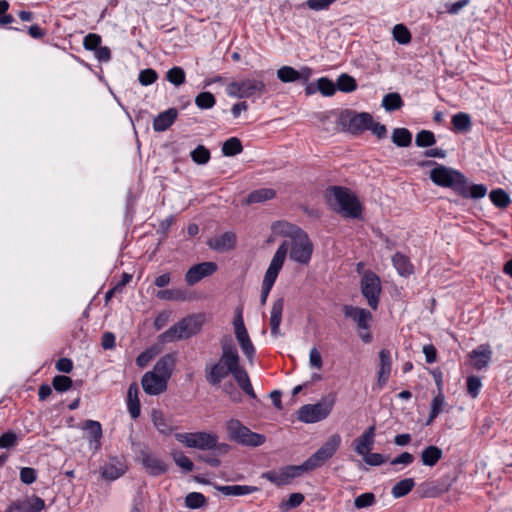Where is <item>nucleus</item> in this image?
I'll return each instance as SVG.
<instances>
[{
    "mask_svg": "<svg viewBox=\"0 0 512 512\" xmlns=\"http://www.w3.org/2000/svg\"><path fill=\"white\" fill-rule=\"evenodd\" d=\"M232 375L244 393H246L251 398H256V394L251 384L248 373L240 365V361L238 362L237 367L233 371Z\"/></svg>",
    "mask_w": 512,
    "mask_h": 512,
    "instance_id": "nucleus-28",
    "label": "nucleus"
},
{
    "mask_svg": "<svg viewBox=\"0 0 512 512\" xmlns=\"http://www.w3.org/2000/svg\"><path fill=\"white\" fill-rule=\"evenodd\" d=\"M392 370L391 353L388 349L379 352V371L377 375V387L382 389L388 382Z\"/></svg>",
    "mask_w": 512,
    "mask_h": 512,
    "instance_id": "nucleus-20",
    "label": "nucleus"
},
{
    "mask_svg": "<svg viewBox=\"0 0 512 512\" xmlns=\"http://www.w3.org/2000/svg\"><path fill=\"white\" fill-rule=\"evenodd\" d=\"M177 116L178 111L175 108H169L154 118L153 129L157 132L167 130L175 122Z\"/></svg>",
    "mask_w": 512,
    "mask_h": 512,
    "instance_id": "nucleus-27",
    "label": "nucleus"
},
{
    "mask_svg": "<svg viewBox=\"0 0 512 512\" xmlns=\"http://www.w3.org/2000/svg\"><path fill=\"white\" fill-rule=\"evenodd\" d=\"M243 151V146L239 138L231 137L226 140L222 145V153L224 156L232 157L240 154Z\"/></svg>",
    "mask_w": 512,
    "mask_h": 512,
    "instance_id": "nucleus-39",
    "label": "nucleus"
},
{
    "mask_svg": "<svg viewBox=\"0 0 512 512\" xmlns=\"http://www.w3.org/2000/svg\"><path fill=\"white\" fill-rule=\"evenodd\" d=\"M445 405V397L443 392H438L431 402V411L427 421L430 424L442 411Z\"/></svg>",
    "mask_w": 512,
    "mask_h": 512,
    "instance_id": "nucleus-45",
    "label": "nucleus"
},
{
    "mask_svg": "<svg viewBox=\"0 0 512 512\" xmlns=\"http://www.w3.org/2000/svg\"><path fill=\"white\" fill-rule=\"evenodd\" d=\"M338 124L345 131L358 134L368 130L369 125L372 124V116L366 112L356 113L351 110H345L340 114Z\"/></svg>",
    "mask_w": 512,
    "mask_h": 512,
    "instance_id": "nucleus-11",
    "label": "nucleus"
},
{
    "mask_svg": "<svg viewBox=\"0 0 512 512\" xmlns=\"http://www.w3.org/2000/svg\"><path fill=\"white\" fill-rule=\"evenodd\" d=\"M204 321L205 317L203 314L189 315L160 334L159 341L161 343H171L189 339L200 332Z\"/></svg>",
    "mask_w": 512,
    "mask_h": 512,
    "instance_id": "nucleus-4",
    "label": "nucleus"
},
{
    "mask_svg": "<svg viewBox=\"0 0 512 512\" xmlns=\"http://www.w3.org/2000/svg\"><path fill=\"white\" fill-rule=\"evenodd\" d=\"M392 141L399 147H407L411 144L412 134L406 128H396L392 133Z\"/></svg>",
    "mask_w": 512,
    "mask_h": 512,
    "instance_id": "nucleus-41",
    "label": "nucleus"
},
{
    "mask_svg": "<svg viewBox=\"0 0 512 512\" xmlns=\"http://www.w3.org/2000/svg\"><path fill=\"white\" fill-rule=\"evenodd\" d=\"M173 459H174L175 463L179 467H181L184 471L190 472L193 470V467H194L193 462L184 454L175 453L173 455Z\"/></svg>",
    "mask_w": 512,
    "mask_h": 512,
    "instance_id": "nucleus-63",
    "label": "nucleus"
},
{
    "mask_svg": "<svg viewBox=\"0 0 512 512\" xmlns=\"http://www.w3.org/2000/svg\"><path fill=\"white\" fill-rule=\"evenodd\" d=\"M285 261V246L277 249L262 282L261 304L264 305Z\"/></svg>",
    "mask_w": 512,
    "mask_h": 512,
    "instance_id": "nucleus-10",
    "label": "nucleus"
},
{
    "mask_svg": "<svg viewBox=\"0 0 512 512\" xmlns=\"http://www.w3.org/2000/svg\"><path fill=\"white\" fill-rule=\"evenodd\" d=\"M361 292L367 299L368 305L376 310L381 293L380 278L372 271H365L361 279Z\"/></svg>",
    "mask_w": 512,
    "mask_h": 512,
    "instance_id": "nucleus-12",
    "label": "nucleus"
},
{
    "mask_svg": "<svg viewBox=\"0 0 512 512\" xmlns=\"http://www.w3.org/2000/svg\"><path fill=\"white\" fill-rule=\"evenodd\" d=\"M304 499H305V497L302 493H292L289 496L288 500L286 502L282 503L281 508L283 510L296 508L303 503Z\"/></svg>",
    "mask_w": 512,
    "mask_h": 512,
    "instance_id": "nucleus-62",
    "label": "nucleus"
},
{
    "mask_svg": "<svg viewBox=\"0 0 512 512\" xmlns=\"http://www.w3.org/2000/svg\"><path fill=\"white\" fill-rule=\"evenodd\" d=\"M317 88L324 96H332L336 91V85L326 77H321L317 80Z\"/></svg>",
    "mask_w": 512,
    "mask_h": 512,
    "instance_id": "nucleus-54",
    "label": "nucleus"
},
{
    "mask_svg": "<svg viewBox=\"0 0 512 512\" xmlns=\"http://www.w3.org/2000/svg\"><path fill=\"white\" fill-rule=\"evenodd\" d=\"M336 87L342 92L349 93L356 90L357 83L352 76L344 73L338 77Z\"/></svg>",
    "mask_w": 512,
    "mask_h": 512,
    "instance_id": "nucleus-47",
    "label": "nucleus"
},
{
    "mask_svg": "<svg viewBox=\"0 0 512 512\" xmlns=\"http://www.w3.org/2000/svg\"><path fill=\"white\" fill-rule=\"evenodd\" d=\"M468 357L472 361V365L476 370H481L486 368L492 357V350L488 344H482L478 346L476 349L472 350Z\"/></svg>",
    "mask_w": 512,
    "mask_h": 512,
    "instance_id": "nucleus-22",
    "label": "nucleus"
},
{
    "mask_svg": "<svg viewBox=\"0 0 512 512\" xmlns=\"http://www.w3.org/2000/svg\"><path fill=\"white\" fill-rule=\"evenodd\" d=\"M482 383L479 377L469 376L467 378V393L472 397L476 398L479 395Z\"/></svg>",
    "mask_w": 512,
    "mask_h": 512,
    "instance_id": "nucleus-60",
    "label": "nucleus"
},
{
    "mask_svg": "<svg viewBox=\"0 0 512 512\" xmlns=\"http://www.w3.org/2000/svg\"><path fill=\"white\" fill-rule=\"evenodd\" d=\"M234 334L243 354L252 364L255 355V347L250 339L247 329L236 331Z\"/></svg>",
    "mask_w": 512,
    "mask_h": 512,
    "instance_id": "nucleus-30",
    "label": "nucleus"
},
{
    "mask_svg": "<svg viewBox=\"0 0 512 512\" xmlns=\"http://www.w3.org/2000/svg\"><path fill=\"white\" fill-rule=\"evenodd\" d=\"M451 487L450 482L429 483L424 492L425 497L434 498L446 493Z\"/></svg>",
    "mask_w": 512,
    "mask_h": 512,
    "instance_id": "nucleus-46",
    "label": "nucleus"
},
{
    "mask_svg": "<svg viewBox=\"0 0 512 512\" xmlns=\"http://www.w3.org/2000/svg\"><path fill=\"white\" fill-rule=\"evenodd\" d=\"M265 90L266 86L263 81L250 78L232 81L226 87L229 96L240 99L261 96Z\"/></svg>",
    "mask_w": 512,
    "mask_h": 512,
    "instance_id": "nucleus-9",
    "label": "nucleus"
},
{
    "mask_svg": "<svg viewBox=\"0 0 512 512\" xmlns=\"http://www.w3.org/2000/svg\"><path fill=\"white\" fill-rule=\"evenodd\" d=\"M335 404V396L329 395L322 398L316 404H306L298 411V420L303 423L319 422L329 416Z\"/></svg>",
    "mask_w": 512,
    "mask_h": 512,
    "instance_id": "nucleus-7",
    "label": "nucleus"
},
{
    "mask_svg": "<svg viewBox=\"0 0 512 512\" xmlns=\"http://www.w3.org/2000/svg\"><path fill=\"white\" fill-rule=\"evenodd\" d=\"M415 486L413 478H406L397 482L391 490V494L394 498H401L406 496Z\"/></svg>",
    "mask_w": 512,
    "mask_h": 512,
    "instance_id": "nucleus-37",
    "label": "nucleus"
},
{
    "mask_svg": "<svg viewBox=\"0 0 512 512\" xmlns=\"http://www.w3.org/2000/svg\"><path fill=\"white\" fill-rule=\"evenodd\" d=\"M215 103L216 99L210 92H201L195 98V104L200 109H211Z\"/></svg>",
    "mask_w": 512,
    "mask_h": 512,
    "instance_id": "nucleus-50",
    "label": "nucleus"
},
{
    "mask_svg": "<svg viewBox=\"0 0 512 512\" xmlns=\"http://www.w3.org/2000/svg\"><path fill=\"white\" fill-rule=\"evenodd\" d=\"M142 465L153 476L164 474L167 471V465L160 458L148 452H142Z\"/></svg>",
    "mask_w": 512,
    "mask_h": 512,
    "instance_id": "nucleus-24",
    "label": "nucleus"
},
{
    "mask_svg": "<svg viewBox=\"0 0 512 512\" xmlns=\"http://www.w3.org/2000/svg\"><path fill=\"white\" fill-rule=\"evenodd\" d=\"M138 79L141 85L148 86L158 79V74L154 69L147 68L140 71Z\"/></svg>",
    "mask_w": 512,
    "mask_h": 512,
    "instance_id": "nucleus-59",
    "label": "nucleus"
},
{
    "mask_svg": "<svg viewBox=\"0 0 512 512\" xmlns=\"http://www.w3.org/2000/svg\"><path fill=\"white\" fill-rule=\"evenodd\" d=\"M215 488L226 496H243L259 490L258 487L249 485H218Z\"/></svg>",
    "mask_w": 512,
    "mask_h": 512,
    "instance_id": "nucleus-31",
    "label": "nucleus"
},
{
    "mask_svg": "<svg viewBox=\"0 0 512 512\" xmlns=\"http://www.w3.org/2000/svg\"><path fill=\"white\" fill-rule=\"evenodd\" d=\"M303 472H305V469L302 464L298 466H286L279 471H266L262 474V478L267 479L276 486H283L290 483L292 479L300 476Z\"/></svg>",
    "mask_w": 512,
    "mask_h": 512,
    "instance_id": "nucleus-13",
    "label": "nucleus"
},
{
    "mask_svg": "<svg viewBox=\"0 0 512 512\" xmlns=\"http://www.w3.org/2000/svg\"><path fill=\"white\" fill-rule=\"evenodd\" d=\"M326 197L329 205L344 217L359 218L361 216V204L350 189L333 186L327 189Z\"/></svg>",
    "mask_w": 512,
    "mask_h": 512,
    "instance_id": "nucleus-3",
    "label": "nucleus"
},
{
    "mask_svg": "<svg viewBox=\"0 0 512 512\" xmlns=\"http://www.w3.org/2000/svg\"><path fill=\"white\" fill-rule=\"evenodd\" d=\"M341 444V437L339 434H333L326 442L302 465L305 471H311L324 465V463L333 457Z\"/></svg>",
    "mask_w": 512,
    "mask_h": 512,
    "instance_id": "nucleus-8",
    "label": "nucleus"
},
{
    "mask_svg": "<svg viewBox=\"0 0 512 512\" xmlns=\"http://www.w3.org/2000/svg\"><path fill=\"white\" fill-rule=\"evenodd\" d=\"M226 428L231 440L239 443L242 439V435L246 433L248 428L237 419H231L227 422Z\"/></svg>",
    "mask_w": 512,
    "mask_h": 512,
    "instance_id": "nucleus-36",
    "label": "nucleus"
},
{
    "mask_svg": "<svg viewBox=\"0 0 512 512\" xmlns=\"http://www.w3.org/2000/svg\"><path fill=\"white\" fill-rule=\"evenodd\" d=\"M375 432V425H371L360 436L354 439L352 446L358 455L363 457L365 454L372 451L375 443Z\"/></svg>",
    "mask_w": 512,
    "mask_h": 512,
    "instance_id": "nucleus-18",
    "label": "nucleus"
},
{
    "mask_svg": "<svg viewBox=\"0 0 512 512\" xmlns=\"http://www.w3.org/2000/svg\"><path fill=\"white\" fill-rule=\"evenodd\" d=\"M175 438L188 448H197L199 450H212L216 448L220 453H227L229 445L225 443L218 444V436L209 432H187L177 433Z\"/></svg>",
    "mask_w": 512,
    "mask_h": 512,
    "instance_id": "nucleus-6",
    "label": "nucleus"
},
{
    "mask_svg": "<svg viewBox=\"0 0 512 512\" xmlns=\"http://www.w3.org/2000/svg\"><path fill=\"white\" fill-rule=\"evenodd\" d=\"M284 308V300L282 298L277 299L271 308L270 326L271 333L274 336L279 334V327L282 320V312Z\"/></svg>",
    "mask_w": 512,
    "mask_h": 512,
    "instance_id": "nucleus-33",
    "label": "nucleus"
},
{
    "mask_svg": "<svg viewBox=\"0 0 512 512\" xmlns=\"http://www.w3.org/2000/svg\"><path fill=\"white\" fill-rule=\"evenodd\" d=\"M83 429L87 432V438L90 446L95 450L101 447L102 438V426L100 422L94 420H86L83 425Z\"/></svg>",
    "mask_w": 512,
    "mask_h": 512,
    "instance_id": "nucleus-25",
    "label": "nucleus"
},
{
    "mask_svg": "<svg viewBox=\"0 0 512 512\" xmlns=\"http://www.w3.org/2000/svg\"><path fill=\"white\" fill-rule=\"evenodd\" d=\"M101 36L95 33H89L83 40V46L86 50L95 51L101 44Z\"/></svg>",
    "mask_w": 512,
    "mask_h": 512,
    "instance_id": "nucleus-61",
    "label": "nucleus"
},
{
    "mask_svg": "<svg viewBox=\"0 0 512 512\" xmlns=\"http://www.w3.org/2000/svg\"><path fill=\"white\" fill-rule=\"evenodd\" d=\"M343 313L346 318L356 323L358 330H369L372 314L367 309L345 305L343 307Z\"/></svg>",
    "mask_w": 512,
    "mask_h": 512,
    "instance_id": "nucleus-17",
    "label": "nucleus"
},
{
    "mask_svg": "<svg viewBox=\"0 0 512 512\" xmlns=\"http://www.w3.org/2000/svg\"><path fill=\"white\" fill-rule=\"evenodd\" d=\"M242 439L239 444L250 447H258L264 444L266 437L262 434L255 433L251 431L249 428L244 435H242Z\"/></svg>",
    "mask_w": 512,
    "mask_h": 512,
    "instance_id": "nucleus-42",
    "label": "nucleus"
},
{
    "mask_svg": "<svg viewBox=\"0 0 512 512\" xmlns=\"http://www.w3.org/2000/svg\"><path fill=\"white\" fill-rule=\"evenodd\" d=\"M436 142L433 132L422 130L416 135L415 143L419 147H430Z\"/></svg>",
    "mask_w": 512,
    "mask_h": 512,
    "instance_id": "nucleus-53",
    "label": "nucleus"
},
{
    "mask_svg": "<svg viewBox=\"0 0 512 512\" xmlns=\"http://www.w3.org/2000/svg\"><path fill=\"white\" fill-rule=\"evenodd\" d=\"M151 420L154 427L163 435H170L174 431L172 421L160 410H152Z\"/></svg>",
    "mask_w": 512,
    "mask_h": 512,
    "instance_id": "nucleus-29",
    "label": "nucleus"
},
{
    "mask_svg": "<svg viewBox=\"0 0 512 512\" xmlns=\"http://www.w3.org/2000/svg\"><path fill=\"white\" fill-rule=\"evenodd\" d=\"M430 179L435 185L451 188L459 195L467 194V179L458 170L444 165H436L430 171Z\"/></svg>",
    "mask_w": 512,
    "mask_h": 512,
    "instance_id": "nucleus-5",
    "label": "nucleus"
},
{
    "mask_svg": "<svg viewBox=\"0 0 512 512\" xmlns=\"http://www.w3.org/2000/svg\"><path fill=\"white\" fill-rule=\"evenodd\" d=\"M443 451L441 448L430 445L421 452V462L424 466L433 467L442 458Z\"/></svg>",
    "mask_w": 512,
    "mask_h": 512,
    "instance_id": "nucleus-34",
    "label": "nucleus"
},
{
    "mask_svg": "<svg viewBox=\"0 0 512 512\" xmlns=\"http://www.w3.org/2000/svg\"><path fill=\"white\" fill-rule=\"evenodd\" d=\"M273 229L276 233L290 238L283 241L278 247L280 249L282 246H285V257L289 251L291 260L303 265H307L310 262L313 244L303 230L288 222H277L273 225Z\"/></svg>",
    "mask_w": 512,
    "mask_h": 512,
    "instance_id": "nucleus-1",
    "label": "nucleus"
},
{
    "mask_svg": "<svg viewBox=\"0 0 512 512\" xmlns=\"http://www.w3.org/2000/svg\"><path fill=\"white\" fill-rule=\"evenodd\" d=\"M363 460L367 465L370 466H380L386 461L385 457L382 454L372 452H368V454H365L363 456Z\"/></svg>",
    "mask_w": 512,
    "mask_h": 512,
    "instance_id": "nucleus-64",
    "label": "nucleus"
},
{
    "mask_svg": "<svg viewBox=\"0 0 512 512\" xmlns=\"http://www.w3.org/2000/svg\"><path fill=\"white\" fill-rule=\"evenodd\" d=\"M453 129L457 132H467L471 128V117L469 114L459 112L452 117Z\"/></svg>",
    "mask_w": 512,
    "mask_h": 512,
    "instance_id": "nucleus-40",
    "label": "nucleus"
},
{
    "mask_svg": "<svg viewBox=\"0 0 512 512\" xmlns=\"http://www.w3.org/2000/svg\"><path fill=\"white\" fill-rule=\"evenodd\" d=\"M208 246L217 252L232 250L236 245V235L233 232H225L212 237L207 242Z\"/></svg>",
    "mask_w": 512,
    "mask_h": 512,
    "instance_id": "nucleus-23",
    "label": "nucleus"
},
{
    "mask_svg": "<svg viewBox=\"0 0 512 512\" xmlns=\"http://www.w3.org/2000/svg\"><path fill=\"white\" fill-rule=\"evenodd\" d=\"M44 508V500L36 495H32L10 503L6 508V512H41Z\"/></svg>",
    "mask_w": 512,
    "mask_h": 512,
    "instance_id": "nucleus-14",
    "label": "nucleus"
},
{
    "mask_svg": "<svg viewBox=\"0 0 512 512\" xmlns=\"http://www.w3.org/2000/svg\"><path fill=\"white\" fill-rule=\"evenodd\" d=\"M376 503V497L371 492L363 493L354 499V505L357 509L370 507Z\"/></svg>",
    "mask_w": 512,
    "mask_h": 512,
    "instance_id": "nucleus-56",
    "label": "nucleus"
},
{
    "mask_svg": "<svg viewBox=\"0 0 512 512\" xmlns=\"http://www.w3.org/2000/svg\"><path fill=\"white\" fill-rule=\"evenodd\" d=\"M392 262L398 273L402 276H408L413 273V265L410 263L409 258L404 254L397 252Z\"/></svg>",
    "mask_w": 512,
    "mask_h": 512,
    "instance_id": "nucleus-35",
    "label": "nucleus"
},
{
    "mask_svg": "<svg viewBox=\"0 0 512 512\" xmlns=\"http://www.w3.org/2000/svg\"><path fill=\"white\" fill-rule=\"evenodd\" d=\"M240 360L236 347L223 344L219 360L205 367L206 381L213 387H219L223 379L232 374Z\"/></svg>",
    "mask_w": 512,
    "mask_h": 512,
    "instance_id": "nucleus-2",
    "label": "nucleus"
},
{
    "mask_svg": "<svg viewBox=\"0 0 512 512\" xmlns=\"http://www.w3.org/2000/svg\"><path fill=\"white\" fill-rule=\"evenodd\" d=\"M190 156L198 165L207 164L211 158L210 151L204 145H198L193 151H191Z\"/></svg>",
    "mask_w": 512,
    "mask_h": 512,
    "instance_id": "nucleus-48",
    "label": "nucleus"
},
{
    "mask_svg": "<svg viewBox=\"0 0 512 512\" xmlns=\"http://www.w3.org/2000/svg\"><path fill=\"white\" fill-rule=\"evenodd\" d=\"M311 68L304 66L300 70H296L291 66H282L277 70V78L283 83L301 81L306 83L312 76Z\"/></svg>",
    "mask_w": 512,
    "mask_h": 512,
    "instance_id": "nucleus-15",
    "label": "nucleus"
},
{
    "mask_svg": "<svg viewBox=\"0 0 512 512\" xmlns=\"http://www.w3.org/2000/svg\"><path fill=\"white\" fill-rule=\"evenodd\" d=\"M489 197L492 203L499 208H506L510 203L509 195L502 189L492 190Z\"/></svg>",
    "mask_w": 512,
    "mask_h": 512,
    "instance_id": "nucleus-49",
    "label": "nucleus"
},
{
    "mask_svg": "<svg viewBox=\"0 0 512 512\" xmlns=\"http://www.w3.org/2000/svg\"><path fill=\"white\" fill-rule=\"evenodd\" d=\"M242 439L239 444L250 447H258L264 444L266 437L262 434L255 433L251 431L249 428L244 435H242Z\"/></svg>",
    "mask_w": 512,
    "mask_h": 512,
    "instance_id": "nucleus-43",
    "label": "nucleus"
},
{
    "mask_svg": "<svg viewBox=\"0 0 512 512\" xmlns=\"http://www.w3.org/2000/svg\"><path fill=\"white\" fill-rule=\"evenodd\" d=\"M125 472V464L116 458L111 459L101 468V476L107 480H116Z\"/></svg>",
    "mask_w": 512,
    "mask_h": 512,
    "instance_id": "nucleus-26",
    "label": "nucleus"
},
{
    "mask_svg": "<svg viewBox=\"0 0 512 512\" xmlns=\"http://www.w3.org/2000/svg\"><path fill=\"white\" fill-rule=\"evenodd\" d=\"M382 106L391 112L400 109L403 106V100L398 93H388L383 97Z\"/></svg>",
    "mask_w": 512,
    "mask_h": 512,
    "instance_id": "nucleus-44",
    "label": "nucleus"
},
{
    "mask_svg": "<svg viewBox=\"0 0 512 512\" xmlns=\"http://www.w3.org/2000/svg\"><path fill=\"white\" fill-rule=\"evenodd\" d=\"M276 193L273 189L262 188L251 192L247 197V203H262L271 200L275 197Z\"/></svg>",
    "mask_w": 512,
    "mask_h": 512,
    "instance_id": "nucleus-38",
    "label": "nucleus"
},
{
    "mask_svg": "<svg viewBox=\"0 0 512 512\" xmlns=\"http://www.w3.org/2000/svg\"><path fill=\"white\" fill-rule=\"evenodd\" d=\"M73 381L70 377L57 375L52 380L53 388L58 392H65L72 387Z\"/></svg>",
    "mask_w": 512,
    "mask_h": 512,
    "instance_id": "nucleus-55",
    "label": "nucleus"
},
{
    "mask_svg": "<svg viewBox=\"0 0 512 512\" xmlns=\"http://www.w3.org/2000/svg\"><path fill=\"white\" fill-rule=\"evenodd\" d=\"M217 270V264L214 262H202L193 265L185 274V281L189 286L195 285L203 278L212 275Z\"/></svg>",
    "mask_w": 512,
    "mask_h": 512,
    "instance_id": "nucleus-16",
    "label": "nucleus"
},
{
    "mask_svg": "<svg viewBox=\"0 0 512 512\" xmlns=\"http://www.w3.org/2000/svg\"><path fill=\"white\" fill-rule=\"evenodd\" d=\"M166 78L175 86H180L185 82V72L181 67H173L167 71Z\"/></svg>",
    "mask_w": 512,
    "mask_h": 512,
    "instance_id": "nucleus-52",
    "label": "nucleus"
},
{
    "mask_svg": "<svg viewBox=\"0 0 512 512\" xmlns=\"http://www.w3.org/2000/svg\"><path fill=\"white\" fill-rule=\"evenodd\" d=\"M177 361L176 353H168L162 356L154 365V368L151 372L157 373L159 377L165 379L168 382L170 379L174 367Z\"/></svg>",
    "mask_w": 512,
    "mask_h": 512,
    "instance_id": "nucleus-21",
    "label": "nucleus"
},
{
    "mask_svg": "<svg viewBox=\"0 0 512 512\" xmlns=\"http://www.w3.org/2000/svg\"><path fill=\"white\" fill-rule=\"evenodd\" d=\"M487 193V187L483 184H474L470 188L467 186V194L461 195L463 198L480 199Z\"/></svg>",
    "mask_w": 512,
    "mask_h": 512,
    "instance_id": "nucleus-58",
    "label": "nucleus"
},
{
    "mask_svg": "<svg viewBox=\"0 0 512 512\" xmlns=\"http://www.w3.org/2000/svg\"><path fill=\"white\" fill-rule=\"evenodd\" d=\"M167 381L151 371L146 372L141 380L142 388L148 395H159L166 391Z\"/></svg>",
    "mask_w": 512,
    "mask_h": 512,
    "instance_id": "nucleus-19",
    "label": "nucleus"
},
{
    "mask_svg": "<svg viewBox=\"0 0 512 512\" xmlns=\"http://www.w3.org/2000/svg\"><path fill=\"white\" fill-rule=\"evenodd\" d=\"M393 37L400 44H408L411 41V33L403 24H397L393 28Z\"/></svg>",
    "mask_w": 512,
    "mask_h": 512,
    "instance_id": "nucleus-51",
    "label": "nucleus"
},
{
    "mask_svg": "<svg viewBox=\"0 0 512 512\" xmlns=\"http://www.w3.org/2000/svg\"><path fill=\"white\" fill-rule=\"evenodd\" d=\"M205 497L203 494L198 492H191L185 498V504L187 507L196 509L200 508L205 504Z\"/></svg>",
    "mask_w": 512,
    "mask_h": 512,
    "instance_id": "nucleus-57",
    "label": "nucleus"
},
{
    "mask_svg": "<svg viewBox=\"0 0 512 512\" xmlns=\"http://www.w3.org/2000/svg\"><path fill=\"white\" fill-rule=\"evenodd\" d=\"M139 388L136 383L130 384L127 392V408L133 419L140 415V400L138 398Z\"/></svg>",
    "mask_w": 512,
    "mask_h": 512,
    "instance_id": "nucleus-32",
    "label": "nucleus"
}]
</instances>
